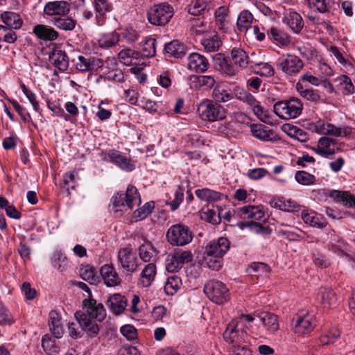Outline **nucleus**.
<instances>
[{"label":"nucleus","mask_w":355,"mask_h":355,"mask_svg":"<svg viewBox=\"0 0 355 355\" xmlns=\"http://www.w3.org/2000/svg\"><path fill=\"white\" fill-rule=\"evenodd\" d=\"M215 63L218 70L224 76L233 77L238 74L239 71L243 69L250 63H253L249 60L246 52L240 48H233L230 51V57L218 53L216 55Z\"/></svg>","instance_id":"1"},{"label":"nucleus","mask_w":355,"mask_h":355,"mask_svg":"<svg viewBox=\"0 0 355 355\" xmlns=\"http://www.w3.org/2000/svg\"><path fill=\"white\" fill-rule=\"evenodd\" d=\"M114 211L132 210L141 203V198L137 188L129 185L125 193H117L112 199Z\"/></svg>","instance_id":"2"},{"label":"nucleus","mask_w":355,"mask_h":355,"mask_svg":"<svg viewBox=\"0 0 355 355\" xmlns=\"http://www.w3.org/2000/svg\"><path fill=\"white\" fill-rule=\"evenodd\" d=\"M303 104L297 98L280 101L275 103L274 112L283 119L288 120L298 117L302 113Z\"/></svg>","instance_id":"3"},{"label":"nucleus","mask_w":355,"mask_h":355,"mask_svg":"<svg viewBox=\"0 0 355 355\" xmlns=\"http://www.w3.org/2000/svg\"><path fill=\"white\" fill-rule=\"evenodd\" d=\"M173 15V7L165 3L153 5L148 10L147 17L148 21L155 26H164Z\"/></svg>","instance_id":"4"},{"label":"nucleus","mask_w":355,"mask_h":355,"mask_svg":"<svg viewBox=\"0 0 355 355\" xmlns=\"http://www.w3.org/2000/svg\"><path fill=\"white\" fill-rule=\"evenodd\" d=\"M204 292L209 299L218 304H223L230 299L229 289L220 281H209L204 286Z\"/></svg>","instance_id":"5"},{"label":"nucleus","mask_w":355,"mask_h":355,"mask_svg":"<svg viewBox=\"0 0 355 355\" xmlns=\"http://www.w3.org/2000/svg\"><path fill=\"white\" fill-rule=\"evenodd\" d=\"M166 238L172 245L182 246L190 243L193 236L188 227L182 224H176L168 230Z\"/></svg>","instance_id":"6"},{"label":"nucleus","mask_w":355,"mask_h":355,"mask_svg":"<svg viewBox=\"0 0 355 355\" xmlns=\"http://www.w3.org/2000/svg\"><path fill=\"white\" fill-rule=\"evenodd\" d=\"M197 110L204 121H215L225 117L224 108L219 104L209 100L200 103Z\"/></svg>","instance_id":"7"},{"label":"nucleus","mask_w":355,"mask_h":355,"mask_svg":"<svg viewBox=\"0 0 355 355\" xmlns=\"http://www.w3.org/2000/svg\"><path fill=\"white\" fill-rule=\"evenodd\" d=\"M80 311L87 318L90 317V318L95 319L98 322H102L106 316V311L103 305L101 303H98L92 297L85 299L83 301V311Z\"/></svg>","instance_id":"8"},{"label":"nucleus","mask_w":355,"mask_h":355,"mask_svg":"<svg viewBox=\"0 0 355 355\" xmlns=\"http://www.w3.org/2000/svg\"><path fill=\"white\" fill-rule=\"evenodd\" d=\"M304 63L297 56L287 55L282 58L277 64V68L282 71L287 76H293L298 73L303 68Z\"/></svg>","instance_id":"9"},{"label":"nucleus","mask_w":355,"mask_h":355,"mask_svg":"<svg viewBox=\"0 0 355 355\" xmlns=\"http://www.w3.org/2000/svg\"><path fill=\"white\" fill-rule=\"evenodd\" d=\"M312 150L323 157L331 158L337 151L340 150V148L336 146L334 139L322 137L318 140L317 146L313 147Z\"/></svg>","instance_id":"10"},{"label":"nucleus","mask_w":355,"mask_h":355,"mask_svg":"<svg viewBox=\"0 0 355 355\" xmlns=\"http://www.w3.org/2000/svg\"><path fill=\"white\" fill-rule=\"evenodd\" d=\"M75 318L81 327L82 331H84L87 335L90 338H95L99 333L100 328L95 319L87 318L86 315L77 311L75 313Z\"/></svg>","instance_id":"11"},{"label":"nucleus","mask_w":355,"mask_h":355,"mask_svg":"<svg viewBox=\"0 0 355 355\" xmlns=\"http://www.w3.org/2000/svg\"><path fill=\"white\" fill-rule=\"evenodd\" d=\"M117 258L121 267L125 271L133 272L137 270L138 266L137 257L130 249L128 248L120 249Z\"/></svg>","instance_id":"12"},{"label":"nucleus","mask_w":355,"mask_h":355,"mask_svg":"<svg viewBox=\"0 0 355 355\" xmlns=\"http://www.w3.org/2000/svg\"><path fill=\"white\" fill-rule=\"evenodd\" d=\"M230 241L226 238L221 236L216 240L210 241L205 247V252L215 256V257H222L229 250Z\"/></svg>","instance_id":"13"},{"label":"nucleus","mask_w":355,"mask_h":355,"mask_svg":"<svg viewBox=\"0 0 355 355\" xmlns=\"http://www.w3.org/2000/svg\"><path fill=\"white\" fill-rule=\"evenodd\" d=\"M70 10V3L62 0L49 1L44 7V12L47 16H67Z\"/></svg>","instance_id":"14"},{"label":"nucleus","mask_w":355,"mask_h":355,"mask_svg":"<svg viewBox=\"0 0 355 355\" xmlns=\"http://www.w3.org/2000/svg\"><path fill=\"white\" fill-rule=\"evenodd\" d=\"M315 326V321L313 315L309 313L303 314L297 317L294 326V332L299 335L309 334L312 331Z\"/></svg>","instance_id":"15"},{"label":"nucleus","mask_w":355,"mask_h":355,"mask_svg":"<svg viewBox=\"0 0 355 355\" xmlns=\"http://www.w3.org/2000/svg\"><path fill=\"white\" fill-rule=\"evenodd\" d=\"M188 68L196 73H203L209 67L208 60L202 55L192 53L188 57Z\"/></svg>","instance_id":"16"},{"label":"nucleus","mask_w":355,"mask_h":355,"mask_svg":"<svg viewBox=\"0 0 355 355\" xmlns=\"http://www.w3.org/2000/svg\"><path fill=\"white\" fill-rule=\"evenodd\" d=\"M100 273L104 284L109 287L116 286L121 282V279L113 266L105 264L101 266Z\"/></svg>","instance_id":"17"},{"label":"nucleus","mask_w":355,"mask_h":355,"mask_svg":"<svg viewBox=\"0 0 355 355\" xmlns=\"http://www.w3.org/2000/svg\"><path fill=\"white\" fill-rule=\"evenodd\" d=\"M250 131L254 137L264 141H275L277 139V135L273 130L263 124H252L250 125Z\"/></svg>","instance_id":"18"},{"label":"nucleus","mask_w":355,"mask_h":355,"mask_svg":"<svg viewBox=\"0 0 355 355\" xmlns=\"http://www.w3.org/2000/svg\"><path fill=\"white\" fill-rule=\"evenodd\" d=\"M33 33L43 41H53L58 39L59 33L54 28L44 24H37L33 28Z\"/></svg>","instance_id":"19"},{"label":"nucleus","mask_w":355,"mask_h":355,"mask_svg":"<svg viewBox=\"0 0 355 355\" xmlns=\"http://www.w3.org/2000/svg\"><path fill=\"white\" fill-rule=\"evenodd\" d=\"M216 81L213 76L205 75H193L189 78V85L193 89H208L211 88Z\"/></svg>","instance_id":"20"},{"label":"nucleus","mask_w":355,"mask_h":355,"mask_svg":"<svg viewBox=\"0 0 355 355\" xmlns=\"http://www.w3.org/2000/svg\"><path fill=\"white\" fill-rule=\"evenodd\" d=\"M246 334L243 331H239L236 328V324L232 322L230 323L225 331L223 332V336L226 342L234 345H241L244 341V337Z\"/></svg>","instance_id":"21"},{"label":"nucleus","mask_w":355,"mask_h":355,"mask_svg":"<svg viewBox=\"0 0 355 355\" xmlns=\"http://www.w3.org/2000/svg\"><path fill=\"white\" fill-rule=\"evenodd\" d=\"M164 53L175 58H182L187 53V48L183 43L175 40L165 44Z\"/></svg>","instance_id":"22"},{"label":"nucleus","mask_w":355,"mask_h":355,"mask_svg":"<svg viewBox=\"0 0 355 355\" xmlns=\"http://www.w3.org/2000/svg\"><path fill=\"white\" fill-rule=\"evenodd\" d=\"M107 305L114 314L120 315L127 306V300L121 294L115 293L109 297Z\"/></svg>","instance_id":"23"},{"label":"nucleus","mask_w":355,"mask_h":355,"mask_svg":"<svg viewBox=\"0 0 355 355\" xmlns=\"http://www.w3.org/2000/svg\"><path fill=\"white\" fill-rule=\"evenodd\" d=\"M266 331L270 334H274L279 328L277 315L272 313L263 312L259 315Z\"/></svg>","instance_id":"24"},{"label":"nucleus","mask_w":355,"mask_h":355,"mask_svg":"<svg viewBox=\"0 0 355 355\" xmlns=\"http://www.w3.org/2000/svg\"><path fill=\"white\" fill-rule=\"evenodd\" d=\"M49 329L55 338H61L64 334L61 319L55 311H51L49 318Z\"/></svg>","instance_id":"25"},{"label":"nucleus","mask_w":355,"mask_h":355,"mask_svg":"<svg viewBox=\"0 0 355 355\" xmlns=\"http://www.w3.org/2000/svg\"><path fill=\"white\" fill-rule=\"evenodd\" d=\"M318 296L321 297L320 303L324 308L331 309L335 306L337 297L334 291L327 287H321L320 288Z\"/></svg>","instance_id":"26"},{"label":"nucleus","mask_w":355,"mask_h":355,"mask_svg":"<svg viewBox=\"0 0 355 355\" xmlns=\"http://www.w3.org/2000/svg\"><path fill=\"white\" fill-rule=\"evenodd\" d=\"M53 65L61 71L67 69L69 60L66 53L62 50H53L49 55Z\"/></svg>","instance_id":"27"},{"label":"nucleus","mask_w":355,"mask_h":355,"mask_svg":"<svg viewBox=\"0 0 355 355\" xmlns=\"http://www.w3.org/2000/svg\"><path fill=\"white\" fill-rule=\"evenodd\" d=\"M138 252L140 259L144 262L153 261L157 256V251L150 242L141 245Z\"/></svg>","instance_id":"28"},{"label":"nucleus","mask_w":355,"mask_h":355,"mask_svg":"<svg viewBox=\"0 0 355 355\" xmlns=\"http://www.w3.org/2000/svg\"><path fill=\"white\" fill-rule=\"evenodd\" d=\"M111 161L123 170L132 171L135 166L130 163L129 159L120 154L119 151L112 150L108 153Z\"/></svg>","instance_id":"29"},{"label":"nucleus","mask_w":355,"mask_h":355,"mask_svg":"<svg viewBox=\"0 0 355 355\" xmlns=\"http://www.w3.org/2000/svg\"><path fill=\"white\" fill-rule=\"evenodd\" d=\"M286 21L289 28L295 33H298L304 27V21L299 13L289 11L286 15Z\"/></svg>","instance_id":"30"},{"label":"nucleus","mask_w":355,"mask_h":355,"mask_svg":"<svg viewBox=\"0 0 355 355\" xmlns=\"http://www.w3.org/2000/svg\"><path fill=\"white\" fill-rule=\"evenodd\" d=\"M252 14L248 10H242L238 16L236 26L239 31L246 32L252 27L254 21Z\"/></svg>","instance_id":"31"},{"label":"nucleus","mask_w":355,"mask_h":355,"mask_svg":"<svg viewBox=\"0 0 355 355\" xmlns=\"http://www.w3.org/2000/svg\"><path fill=\"white\" fill-rule=\"evenodd\" d=\"M52 23L57 28L64 31H73L77 24L76 20L67 15L54 17Z\"/></svg>","instance_id":"32"},{"label":"nucleus","mask_w":355,"mask_h":355,"mask_svg":"<svg viewBox=\"0 0 355 355\" xmlns=\"http://www.w3.org/2000/svg\"><path fill=\"white\" fill-rule=\"evenodd\" d=\"M78 62L76 63V69L81 72L93 70L95 67H99L101 63L99 59L94 58H85L83 55L78 57Z\"/></svg>","instance_id":"33"},{"label":"nucleus","mask_w":355,"mask_h":355,"mask_svg":"<svg viewBox=\"0 0 355 355\" xmlns=\"http://www.w3.org/2000/svg\"><path fill=\"white\" fill-rule=\"evenodd\" d=\"M283 130L292 138L301 142H305L309 140V134L304 130L290 124L283 125Z\"/></svg>","instance_id":"34"},{"label":"nucleus","mask_w":355,"mask_h":355,"mask_svg":"<svg viewBox=\"0 0 355 355\" xmlns=\"http://www.w3.org/2000/svg\"><path fill=\"white\" fill-rule=\"evenodd\" d=\"M1 18L3 23L10 28L19 29L23 24L20 16L13 12H4L1 15Z\"/></svg>","instance_id":"35"},{"label":"nucleus","mask_w":355,"mask_h":355,"mask_svg":"<svg viewBox=\"0 0 355 355\" xmlns=\"http://www.w3.org/2000/svg\"><path fill=\"white\" fill-rule=\"evenodd\" d=\"M330 196L338 202L343 203L345 206L355 207V197L347 191H332Z\"/></svg>","instance_id":"36"},{"label":"nucleus","mask_w":355,"mask_h":355,"mask_svg":"<svg viewBox=\"0 0 355 355\" xmlns=\"http://www.w3.org/2000/svg\"><path fill=\"white\" fill-rule=\"evenodd\" d=\"M156 40L153 37H146L140 43V56L151 58L155 55Z\"/></svg>","instance_id":"37"},{"label":"nucleus","mask_w":355,"mask_h":355,"mask_svg":"<svg viewBox=\"0 0 355 355\" xmlns=\"http://www.w3.org/2000/svg\"><path fill=\"white\" fill-rule=\"evenodd\" d=\"M156 275V266L153 263L147 264L142 270L141 275V283L144 287L150 285Z\"/></svg>","instance_id":"38"},{"label":"nucleus","mask_w":355,"mask_h":355,"mask_svg":"<svg viewBox=\"0 0 355 355\" xmlns=\"http://www.w3.org/2000/svg\"><path fill=\"white\" fill-rule=\"evenodd\" d=\"M296 89L302 98L315 103L320 102V96L316 90L306 88L300 82L296 84Z\"/></svg>","instance_id":"39"},{"label":"nucleus","mask_w":355,"mask_h":355,"mask_svg":"<svg viewBox=\"0 0 355 355\" xmlns=\"http://www.w3.org/2000/svg\"><path fill=\"white\" fill-rule=\"evenodd\" d=\"M215 103H226L233 98V94L229 90L220 85H216L212 92Z\"/></svg>","instance_id":"40"},{"label":"nucleus","mask_w":355,"mask_h":355,"mask_svg":"<svg viewBox=\"0 0 355 355\" xmlns=\"http://www.w3.org/2000/svg\"><path fill=\"white\" fill-rule=\"evenodd\" d=\"M240 213L245 218L256 220H261L264 216V212L259 207L250 205L240 208Z\"/></svg>","instance_id":"41"},{"label":"nucleus","mask_w":355,"mask_h":355,"mask_svg":"<svg viewBox=\"0 0 355 355\" xmlns=\"http://www.w3.org/2000/svg\"><path fill=\"white\" fill-rule=\"evenodd\" d=\"M195 193L198 198L204 201H218L223 196L222 193L207 188L197 189Z\"/></svg>","instance_id":"42"},{"label":"nucleus","mask_w":355,"mask_h":355,"mask_svg":"<svg viewBox=\"0 0 355 355\" xmlns=\"http://www.w3.org/2000/svg\"><path fill=\"white\" fill-rule=\"evenodd\" d=\"M270 205L272 207L278 208L285 211H293L297 207L295 202L291 200H285L283 198H273Z\"/></svg>","instance_id":"43"},{"label":"nucleus","mask_w":355,"mask_h":355,"mask_svg":"<svg viewBox=\"0 0 355 355\" xmlns=\"http://www.w3.org/2000/svg\"><path fill=\"white\" fill-rule=\"evenodd\" d=\"M118 58L121 63L130 66L132 64L133 59L138 60L140 58V53L130 49H125L119 53Z\"/></svg>","instance_id":"44"},{"label":"nucleus","mask_w":355,"mask_h":355,"mask_svg":"<svg viewBox=\"0 0 355 355\" xmlns=\"http://www.w3.org/2000/svg\"><path fill=\"white\" fill-rule=\"evenodd\" d=\"M42 346L49 355H56L60 352V347L55 340L47 334L42 337Z\"/></svg>","instance_id":"45"},{"label":"nucleus","mask_w":355,"mask_h":355,"mask_svg":"<svg viewBox=\"0 0 355 355\" xmlns=\"http://www.w3.org/2000/svg\"><path fill=\"white\" fill-rule=\"evenodd\" d=\"M120 39V35L116 32L103 35L98 40V46L103 49L112 47L116 44Z\"/></svg>","instance_id":"46"},{"label":"nucleus","mask_w":355,"mask_h":355,"mask_svg":"<svg viewBox=\"0 0 355 355\" xmlns=\"http://www.w3.org/2000/svg\"><path fill=\"white\" fill-rule=\"evenodd\" d=\"M219 206H213L212 208H207L202 213V218L213 225L220 223V215L218 214Z\"/></svg>","instance_id":"47"},{"label":"nucleus","mask_w":355,"mask_h":355,"mask_svg":"<svg viewBox=\"0 0 355 355\" xmlns=\"http://www.w3.org/2000/svg\"><path fill=\"white\" fill-rule=\"evenodd\" d=\"M222 257H215V256L204 253L202 264L213 270H218L223 265Z\"/></svg>","instance_id":"48"},{"label":"nucleus","mask_w":355,"mask_h":355,"mask_svg":"<svg viewBox=\"0 0 355 355\" xmlns=\"http://www.w3.org/2000/svg\"><path fill=\"white\" fill-rule=\"evenodd\" d=\"M181 285V279L176 275H172L168 277L164 285V291L167 295H172L180 289Z\"/></svg>","instance_id":"49"},{"label":"nucleus","mask_w":355,"mask_h":355,"mask_svg":"<svg viewBox=\"0 0 355 355\" xmlns=\"http://www.w3.org/2000/svg\"><path fill=\"white\" fill-rule=\"evenodd\" d=\"M351 133V128L345 126L343 128L336 127L333 124L328 123L324 135H331L334 137H347Z\"/></svg>","instance_id":"50"},{"label":"nucleus","mask_w":355,"mask_h":355,"mask_svg":"<svg viewBox=\"0 0 355 355\" xmlns=\"http://www.w3.org/2000/svg\"><path fill=\"white\" fill-rule=\"evenodd\" d=\"M201 44L207 52H214L218 50L221 42L217 35H214L210 38L203 39Z\"/></svg>","instance_id":"51"},{"label":"nucleus","mask_w":355,"mask_h":355,"mask_svg":"<svg viewBox=\"0 0 355 355\" xmlns=\"http://www.w3.org/2000/svg\"><path fill=\"white\" fill-rule=\"evenodd\" d=\"M268 35L271 40L278 42L283 45H286L290 42L289 37L286 34L274 27H272L268 31Z\"/></svg>","instance_id":"52"},{"label":"nucleus","mask_w":355,"mask_h":355,"mask_svg":"<svg viewBox=\"0 0 355 355\" xmlns=\"http://www.w3.org/2000/svg\"><path fill=\"white\" fill-rule=\"evenodd\" d=\"M295 180L302 185H311L315 182V177L304 171H298L295 175Z\"/></svg>","instance_id":"53"},{"label":"nucleus","mask_w":355,"mask_h":355,"mask_svg":"<svg viewBox=\"0 0 355 355\" xmlns=\"http://www.w3.org/2000/svg\"><path fill=\"white\" fill-rule=\"evenodd\" d=\"M302 217L306 223L313 227L323 228L326 226V223L321 222L319 217L315 213H302Z\"/></svg>","instance_id":"54"},{"label":"nucleus","mask_w":355,"mask_h":355,"mask_svg":"<svg viewBox=\"0 0 355 355\" xmlns=\"http://www.w3.org/2000/svg\"><path fill=\"white\" fill-rule=\"evenodd\" d=\"M80 275L83 279L90 284H94L97 279L95 269L89 266L82 268L80 270Z\"/></svg>","instance_id":"55"},{"label":"nucleus","mask_w":355,"mask_h":355,"mask_svg":"<svg viewBox=\"0 0 355 355\" xmlns=\"http://www.w3.org/2000/svg\"><path fill=\"white\" fill-rule=\"evenodd\" d=\"M206 0H196L192 1L187 7L188 12L192 15H198L207 7Z\"/></svg>","instance_id":"56"},{"label":"nucleus","mask_w":355,"mask_h":355,"mask_svg":"<svg viewBox=\"0 0 355 355\" xmlns=\"http://www.w3.org/2000/svg\"><path fill=\"white\" fill-rule=\"evenodd\" d=\"M309 6L315 7L320 12L329 11L331 6L329 0H305Z\"/></svg>","instance_id":"57"},{"label":"nucleus","mask_w":355,"mask_h":355,"mask_svg":"<svg viewBox=\"0 0 355 355\" xmlns=\"http://www.w3.org/2000/svg\"><path fill=\"white\" fill-rule=\"evenodd\" d=\"M94 7L101 16L105 15L112 10V6L108 0H94Z\"/></svg>","instance_id":"58"},{"label":"nucleus","mask_w":355,"mask_h":355,"mask_svg":"<svg viewBox=\"0 0 355 355\" xmlns=\"http://www.w3.org/2000/svg\"><path fill=\"white\" fill-rule=\"evenodd\" d=\"M173 254L182 266L183 264L191 262L193 260V254L190 251L178 250H175Z\"/></svg>","instance_id":"59"},{"label":"nucleus","mask_w":355,"mask_h":355,"mask_svg":"<svg viewBox=\"0 0 355 355\" xmlns=\"http://www.w3.org/2000/svg\"><path fill=\"white\" fill-rule=\"evenodd\" d=\"M339 337L340 331L338 329H332L320 338V344L322 345L332 344Z\"/></svg>","instance_id":"60"},{"label":"nucleus","mask_w":355,"mask_h":355,"mask_svg":"<svg viewBox=\"0 0 355 355\" xmlns=\"http://www.w3.org/2000/svg\"><path fill=\"white\" fill-rule=\"evenodd\" d=\"M174 195L175 198L172 201L166 202V205L171 206L172 211L176 210L182 202L184 198V189L180 186H178Z\"/></svg>","instance_id":"61"},{"label":"nucleus","mask_w":355,"mask_h":355,"mask_svg":"<svg viewBox=\"0 0 355 355\" xmlns=\"http://www.w3.org/2000/svg\"><path fill=\"white\" fill-rule=\"evenodd\" d=\"M154 204L153 202H146L144 205L135 211V216L138 218L139 220H142L152 212Z\"/></svg>","instance_id":"62"},{"label":"nucleus","mask_w":355,"mask_h":355,"mask_svg":"<svg viewBox=\"0 0 355 355\" xmlns=\"http://www.w3.org/2000/svg\"><path fill=\"white\" fill-rule=\"evenodd\" d=\"M120 331L128 340H134L137 337V329L130 324L121 327Z\"/></svg>","instance_id":"63"},{"label":"nucleus","mask_w":355,"mask_h":355,"mask_svg":"<svg viewBox=\"0 0 355 355\" xmlns=\"http://www.w3.org/2000/svg\"><path fill=\"white\" fill-rule=\"evenodd\" d=\"M230 352V355H251V350L241 345H233Z\"/></svg>","instance_id":"64"}]
</instances>
